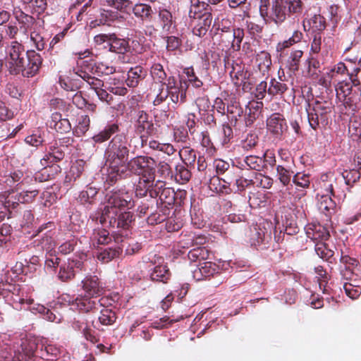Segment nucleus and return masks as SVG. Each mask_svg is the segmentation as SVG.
Wrapping results in <instances>:
<instances>
[{
  "label": "nucleus",
  "instance_id": "f257e3e1",
  "mask_svg": "<svg viewBox=\"0 0 361 361\" xmlns=\"http://www.w3.org/2000/svg\"><path fill=\"white\" fill-rule=\"evenodd\" d=\"M119 131L120 125L117 122L109 123L91 138L94 145L102 144L115 135L104 151L106 163L109 167L105 183L109 185L115 184L119 176L128 173L126 165L128 163L130 145L127 136L124 133H118Z\"/></svg>",
  "mask_w": 361,
  "mask_h": 361
},
{
  "label": "nucleus",
  "instance_id": "f03ea898",
  "mask_svg": "<svg viewBox=\"0 0 361 361\" xmlns=\"http://www.w3.org/2000/svg\"><path fill=\"white\" fill-rule=\"evenodd\" d=\"M7 67L10 74L31 78L38 72L42 63L41 55L34 50L25 51L24 46L13 41L8 47Z\"/></svg>",
  "mask_w": 361,
  "mask_h": 361
},
{
  "label": "nucleus",
  "instance_id": "7ed1b4c3",
  "mask_svg": "<svg viewBox=\"0 0 361 361\" xmlns=\"http://www.w3.org/2000/svg\"><path fill=\"white\" fill-rule=\"evenodd\" d=\"M188 84L186 82H180L178 83L173 76L168 78L167 83L161 86L159 92L153 101V113L157 121L165 122L169 118V110L170 103H167L166 106H162V104L168 99L175 105L179 102L184 103L186 99V90Z\"/></svg>",
  "mask_w": 361,
  "mask_h": 361
},
{
  "label": "nucleus",
  "instance_id": "20e7f679",
  "mask_svg": "<svg viewBox=\"0 0 361 361\" xmlns=\"http://www.w3.org/2000/svg\"><path fill=\"white\" fill-rule=\"evenodd\" d=\"M302 11L301 0H261L259 13L261 16L273 20L276 24L283 23L290 14H299Z\"/></svg>",
  "mask_w": 361,
  "mask_h": 361
},
{
  "label": "nucleus",
  "instance_id": "39448f33",
  "mask_svg": "<svg viewBox=\"0 0 361 361\" xmlns=\"http://www.w3.org/2000/svg\"><path fill=\"white\" fill-rule=\"evenodd\" d=\"M307 89V87H305ZM303 97L306 99L305 109L310 126L314 130L324 126L328 123V116L333 109L331 103L326 100H314L312 89L307 87V95Z\"/></svg>",
  "mask_w": 361,
  "mask_h": 361
},
{
  "label": "nucleus",
  "instance_id": "423d86ee",
  "mask_svg": "<svg viewBox=\"0 0 361 361\" xmlns=\"http://www.w3.org/2000/svg\"><path fill=\"white\" fill-rule=\"evenodd\" d=\"M134 206L131 195L126 191L118 190L112 192L108 196L107 204L102 209L99 222L103 223L105 218H111L118 215V209H130Z\"/></svg>",
  "mask_w": 361,
  "mask_h": 361
},
{
  "label": "nucleus",
  "instance_id": "0eeeda50",
  "mask_svg": "<svg viewBox=\"0 0 361 361\" xmlns=\"http://www.w3.org/2000/svg\"><path fill=\"white\" fill-rule=\"evenodd\" d=\"M155 161L148 156H137L132 158L126 165L128 173L119 176L118 180L130 177L131 173L140 177L152 178L155 177Z\"/></svg>",
  "mask_w": 361,
  "mask_h": 361
},
{
  "label": "nucleus",
  "instance_id": "6e6552de",
  "mask_svg": "<svg viewBox=\"0 0 361 361\" xmlns=\"http://www.w3.org/2000/svg\"><path fill=\"white\" fill-rule=\"evenodd\" d=\"M87 255L82 252L75 253L68 258L67 262L61 264L58 273V278L62 282H68L75 277L77 271L85 270V262Z\"/></svg>",
  "mask_w": 361,
  "mask_h": 361
},
{
  "label": "nucleus",
  "instance_id": "1a4fd4ad",
  "mask_svg": "<svg viewBox=\"0 0 361 361\" xmlns=\"http://www.w3.org/2000/svg\"><path fill=\"white\" fill-rule=\"evenodd\" d=\"M271 226L268 222L257 224L250 228L247 235L251 246L256 248H267L271 239Z\"/></svg>",
  "mask_w": 361,
  "mask_h": 361
},
{
  "label": "nucleus",
  "instance_id": "9d476101",
  "mask_svg": "<svg viewBox=\"0 0 361 361\" xmlns=\"http://www.w3.org/2000/svg\"><path fill=\"white\" fill-rule=\"evenodd\" d=\"M320 188L322 192L329 193L334 197L341 199L345 197L346 185L343 178L336 177L331 173L322 176Z\"/></svg>",
  "mask_w": 361,
  "mask_h": 361
},
{
  "label": "nucleus",
  "instance_id": "9b49d317",
  "mask_svg": "<svg viewBox=\"0 0 361 361\" xmlns=\"http://www.w3.org/2000/svg\"><path fill=\"white\" fill-rule=\"evenodd\" d=\"M111 299L106 297H102L98 300L100 306L103 307L99 312L98 320L95 323L93 322L94 328L99 331H105L106 326H112L117 319L116 312L110 307L112 305Z\"/></svg>",
  "mask_w": 361,
  "mask_h": 361
},
{
  "label": "nucleus",
  "instance_id": "f8f14e48",
  "mask_svg": "<svg viewBox=\"0 0 361 361\" xmlns=\"http://www.w3.org/2000/svg\"><path fill=\"white\" fill-rule=\"evenodd\" d=\"M0 295L8 303L12 304L13 307L16 310H21V305L25 304V299L21 295V288L18 284L1 281Z\"/></svg>",
  "mask_w": 361,
  "mask_h": 361
},
{
  "label": "nucleus",
  "instance_id": "ddd939ff",
  "mask_svg": "<svg viewBox=\"0 0 361 361\" xmlns=\"http://www.w3.org/2000/svg\"><path fill=\"white\" fill-rule=\"evenodd\" d=\"M331 41V38L322 39L321 32L315 33L310 44V54H320L322 63L329 61L332 57V52L329 44Z\"/></svg>",
  "mask_w": 361,
  "mask_h": 361
},
{
  "label": "nucleus",
  "instance_id": "4468645a",
  "mask_svg": "<svg viewBox=\"0 0 361 361\" xmlns=\"http://www.w3.org/2000/svg\"><path fill=\"white\" fill-rule=\"evenodd\" d=\"M65 157V152L61 146H59L56 142L51 143L46 149V154L40 160L42 166L45 167L44 172L48 171V167L51 166L58 171L60 169L59 166L55 165L56 163L61 161Z\"/></svg>",
  "mask_w": 361,
  "mask_h": 361
},
{
  "label": "nucleus",
  "instance_id": "2eb2a0df",
  "mask_svg": "<svg viewBox=\"0 0 361 361\" xmlns=\"http://www.w3.org/2000/svg\"><path fill=\"white\" fill-rule=\"evenodd\" d=\"M161 180L155 181V177L152 178L140 177L135 186V195L137 197H144L149 194L152 199L157 198V192L161 187Z\"/></svg>",
  "mask_w": 361,
  "mask_h": 361
},
{
  "label": "nucleus",
  "instance_id": "dca6fc26",
  "mask_svg": "<svg viewBox=\"0 0 361 361\" xmlns=\"http://www.w3.org/2000/svg\"><path fill=\"white\" fill-rule=\"evenodd\" d=\"M126 17L118 11L102 10L97 19L90 23L92 27L108 25L120 27L125 24Z\"/></svg>",
  "mask_w": 361,
  "mask_h": 361
},
{
  "label": "nucleus",
  "instance_id": "f3484780",
  "mask_svg": "<svg viewBox=\"0 0 361 361\" xmlns=\"http://www.w3.org/2000/svg\"><path fill=\"white\" fill-rule=\"evenodd\" d=\"M352 88L350 82L345 80L339 82L336 86V97L343 103L345 107L355 111L357 98L355 97V91L353 93Z\"/></svg>",
  "mask_w": 361,
  "mask_h": 361
},
{
  "label": "nucleus",
  "instance_id": "a211bd4d",
  "mask_svg": "<svg viewBox=\"0 0 361 361\" xmlns=\"http://www.w3.org/2000/svg\"><path fill=\"white\" fill-rule=\"evenodd\" d=\"M38 194L39 190L35 188L25 190L17 194H14V192L12 190L11 192H9V194L6 199L5 204L6 207H12V208L14 209L19 203L32 202Z\"/></svg>",
  "mask_w": 361,
  "mask_h": 361
},
{
  "label": "nucleus",
  "instance_id": "6ab92c4d",
  "mask_svg": "<svg viewBox=\"0 0 361 361\" xmlns=\"http://www.w3.org/2000/svg\"><path fill=\"white\" fill-rule=\"evenodd\" d=\"M39 345L36 340L23 341L12 359V361H32Z\"/></svg>",
  "mask_w": 361,
  "mask_h": 361
},
{
  "label": "nucleus",
  "instance_id": "aec40b11",
  "mask_svg": "<svg viewBox=\"0 0 361 361\" xmlns=\"http://www.w3.org/2000/svg\"><path fill=\"white\" fill-rule=\"evenodd\" d=\"M268 131L276 138H281L287 130V124L283 115L279 113L272 114L267 120Z\"/></svg>",
  "mask_w": 361,
  "mask_h": 361
},
{
  "label": "nucleus",
  "instance_id": "412c9836",
  "mask_svg": "<svg viewBox=\"0 0 361 361\" xmlns=\"http://www.w3.org/2000/svg\"><path fill=\"white\" fill-rule=\"evenodd\" d=\"M134 128L135 133L138 135L145 133L147 135H151L155 130L152 118L143 110L137 112Z\"/></svg>",
  "mask_w": 361,
  "mask_h": 361
},
{
  "label": "nucleus",
  "instance_id": "4be33fe9",
  "mask_svg": "<svg viewBox=\"0 0 361 361\" xmlns=\"http://www.w3.org/2000/svg\"><path fill=\"white\" fill-rule=\"evenodd\" d=\"M133 214L130 212H118V215H113L111 218H105L103 223L104 226H108L111 228L128 229L133 221Z\"/></svg>",
  "mask_w": 361,
  "mask_h": 361
},
{
  "label": "nucleus",
  "instance_id": "5701e85b",
  "mask_svg": "<svg viewBox=\"0 0 361 361\" xmlns=\"http://www.w3.org/2000/svg\"><path fill=\"white\" fill-rule=\"evenodd\" d=\"M82 290L86 295L97 298L104 291V287L96 275L87 274L81 281Z\"/></svg>",
  "mask_w": 361,
  "mask_h": 361
},
{
  "label": "nucleus",
  "instance_id": "b1692460",
  "mask_svg": "<svg viewBox=\"0 0 361 361\" xmlns=\"http://www.w3.org/2000/svg\"><path fill=\"white\" fill-rule=\"evenodd\" d=\"M219 271V267L215 263L212 262H204L200 263L199 266L192 271V276L196 281H202L218 274Z\"/></svg>",
  "mask_w": 361,
  "mask_h": 361
},
{
  "label": "nucleus",
  "instance_id": "393cba45",
  "mask_svg": "<svg viewBox=\"0 0 361 361\" xmlns=\"http://www.w3.org/2000/svg\"><path fill=\"white\" fill-rule=\"evenodd\" d=\"M161 187L157 192V197L156 202L157 207L161 205H165V207L173 206L176 200V192L172 188L166 187V183L161 180Z\"/></svg>",
  "mask_w": 361,
  "mask_h": 361
},
{
  "label": "nucleus",
  "instance_id": "a878e982",
  "mask_svg": "<svg viewBox=\"0 0 361 361\" xmlns=\"http://www.w3.org/2000/svg\"><path fill=\"white\" fill-rule=\"evenodd\" d=\"M47 126L59 133H66L71 131V124L68 118L62 117L61 114L54 112L51 114Z\"/></svg>",
  "mask_w": 361,
  "mask_h": 361
},
{
  "label": "nucleus",
  "instance_id": "bb28decb",
  "mask_svg": "<svg viewBox=\"0 0 361 361\" xmlns=\"http://www.w3.org/2000/svg\"><path fill=\"white\" fill-rule=\"evenodd\" d=\"M224 99L227 102L226 114H227L231 124L235 126L238 121V118H240L243 114V109L235 97H231L228 99Z\"/></svg>",
  "mask_w": 361,
  "mask_h": 361
},
{
  "label": "nucleus",
  "instance_id": "cd10ccee",
  "mask_svg": "<svg viewBox=\"0 0 361 361\" xmlns=\"http://www.w3.org/2000/svg\"><path fill=\"white\" fill-rule=\"evenodd\" d=\"M13 15L19 24L20 30L25 34L29 30H31L32 26L36 23V20L33 16L25 13L19 6L13 8Z\"/></svg>",
  "mask_w": 361,
  "mask_h": 361
},
{
  "label": "nucleus",
  "instance_id": "c85d7f7f",
  "mask_svg": "<svg viewBox=\"0 0 361 361\" xmlns=\"http://www.w3.org/2000/svg\"><path fill=\"white\" fill-rule=\"evenodd\" d=\"M83 66L92 74H97L99 76L111 75L116 71V68L114 66H109L104 62H95L92 59L84 61Z\"/></svg>",
  "mask_w": 361,
  "mask_h": 361
},
{
  "label": "nucleus",
  "instance_id": "c756f323",
  "mask_svg": "<svg viewBox=\"0 0 361 361\" xmlns=\"http://www.w3.org/2000/svg\"><path fill=\"white\" fill-rule=\"evenodd\" d=\"M96 298L88 295H80L73 301L72 305L80 312H89L97 309Z\"/></svg>",
  "mask_w": 361,
  "mask_h": 361
},
{
  "label": "nucleus",
  "instance_id": "7c9ffc66",
  "mask_svg": "<svg viewBox=\"0 0 361 361\" xmlns=\"http://www.w3.org/2000/svg\"><path fill=\"white\" fill-rule=\"evenodd\" d=\"M255 64L262 76L267 78L272 65L270 54L265 51L258 53L255 56Z\"/></svg>",
  "mask_w": 361,
  "mask_h": 361
},
{
  "label": "nucleus",
  "instance_id": "2f4dec72",
  "mask_svg": "<svg viewBox=\"0 0 361 361\" xmlns=\"http://www.w3.org/2000/svg\"><path fill=\"white\" fill-rule=\"evenodd\" d=\"M263 106L262 102H250L245 107V123L247 127H250L259 116L261 109Z\"/></svg>",
  "mask_w": 361,
  "mask_h": 361
},
{
  "label": "nucleus",
  "instance_id": "473e14b6",
  "mask_svg": "<svg viewBox=\"0 0 361 361\" xmlns=\"http://www.w3.org/2000/svg\"><path fill=\"white\" fill-rule=\"evenodd\" d=\"M306 234L311 240L319 242L326 240L330 236L327 228L319 224H310L306 228Z\"/></svg>",
  "mask_w": 361,
  "mask_h": 361
},
{
  "label": "nucleus",
  "instance_id": "72a5a7b5",
  "mask_svg": "<svg viewBox=\"0 0 361 361\" xmlns=\"http://www.w3.org/2000/svg\"><path fill=\"white\" fill-rule=\"evenodd\" d=\"M133 15L143 23L150 22L153 18V10L149 4L137 3L132 8Z\"/></svg>",
  "mask_w": 361,
  "mask_h": 361
},
{
  "label": "nucleus",
  "instance_id": "f704fd0d",
  "mask_svg": "<svg viewBox=\"0 0 361 361\" xmlns=\"http://www.w3.org/2000/svg\"><path fill=\"white\" fill-rule=\"evenodd\" d=\"M212 8L209 4L200 0H190V7L189 10V17L196 19L202 18L204 15L212 14Z\"/></svg>",
  "mask_w": 361,
  "mask_h": 361
},
{
  "label": "nucleus",
  "instance_id": "c9c22d12",
  "mask_svg": "<svg viewBox=\"0 0 361 361\" xmlns=\"http://www.w3.org/2000/svg\"><path fill=\"white\" fill-rule=\"evenodd\" d=\"M146 76L147 71L143 67L140 66L133 67L128 71V78L126 80V85L130 87H135Z\"/></svg>",
  "mask_w": 361,
  "mask_h": 361
},
{
  "label": "nucleus",
  "instance_id": "e433bc0d",
  "mask_svg": "<svg viewBox=\"0 0 361 361\" xmlns=\"http://www.w3.org/2000/svg\"><path fill=\"white\" fill-rule=\"evenodd\" d=\"M158 17L162 32L171 33L176 27V21L172 13L169 10L162 8L159 11Z\"/></svg>",
  "mask_w": 361,
  "mask_h": 361
},
{
  "label": "nucleus",
  "instance_id": "4c0bfd02",
  "mask_svg": "<svg viewBox=\"0 0 361 361\" xmlns=\"http://www.w3.org/2000/svg\"><path fill=\"white\" fill-rule=\"evenodd\" d=\"M288 89L289 87L285 79L279 75L278 78H273L270 80L268 94L271 97L282 96Z\"/></svg>",
  "mask_w": 361,
  "mask_h": 361
},
{
  "label": "nucleus",
  "instance_id": "58836bf2",
  "mask_svg": "<svg viewBox=\"0 0 361 361\" xmlns=\"http://www.w3.org/2000/svg\"><path fill=\"white\" fill-rule=\"evenodd\" d=\"M329 193L323 192L318 202L319 210L326 216H331L336 212V203Z\"/></svg>",
  "mask_w": 361,
  "mask_h": 361
},
{
  "label": "nucleus",
  "instance_id": "ea45409f",
  "mask_svg": "<svg viewBox=\"0 0 361 361\" xmlns=\"http://www.w3.org/2000/svg\"><path fill=\"white\" fill-rule=\"evenodd\" d=\"M199 20L197 24L192 28V33L200 37H202L206 35L209 28L211 26L212 22V14H206L202 18H198Z\"/></svg>",
  "mask_w": 361,
  "mask_h": 361
},
{
  "label": "nucleus",
  "instance_id": "a19ab883",
  "mask_svg": "<svg viewBox=\"0 0 361 361\" xmlns=\"http://www.w3.org/2000/svg\"><path fill=\"white\" fill-rule=\"evenodd\" d=\"M109 51L116 54H124L130 50L128 41L119 38L115 33H112V38L109 43Z\"/></svg>",
  "mask_w": 361,
  "mask_h": 361
},
{
  "label": "nucleus",
  "instance_id": "79ce46f5",
  "mask_svg": "<svg viewBox=\"0 0 361 361\" xmlns=\"http://www.w3.org/2000/svg\"><path fill=\"white\" fill-rule=\"evenodd\" d=\"M55 229V225L54 223L52 221H49L47 224H44L41 225L37 228V233H42L44 231L47 230V232L45 233V237H43L42 238V247H45L46 249H50L52 247V246L54 245V243L53 241L52 237H51V232L53 230Z\"/></svg>",
  "mask_w": 361,
  "mask_h": 361
},
{
  "label": "nucleus",
  "instance_id": "37998d69",
  "mask_svg": "<svg viewBox=\"0 0 361 361\" xmlns=\"http://www.w3.org/2000/svg\"><path fill=\"white\" fill-rule=\"evenodd\" d=\"M278 179L283 186L288 187V190L293 189V185L290 184L293 176V171L290 169L286 168L282 165H278L276 168Z\"/></svg>",
  "mask_w": 361,
  "mask_h": 361
},
{
  "label": "nucleus",
  "instance_id": "c03bdc74",
  "mask_svg": "<svg viewBox=\"0 0 361 361\" xmlns=\"http://www.w3.org/2000/svg\"><path fill=\"white\" fill-rule=\"evenodd\" d=\"M179 156L183 164L187 167L194 168L196 161V152L189 146H184L179 150Z\"/></svg>",
  "mask_w": 361,
  "mask_h": 361
},
{
  "label": "nucleus",
  "instance_id": "a18cd8bd",
  "mask_svg": "<svg viewBox=\"0 0 361 361\" xmlns=\"http://www.w3.org/2000/svg\"><path fill=\"white\" fill-rule=\"evenodd\" d=\"M98 190L95 187L87 186L80 192L78 201L82 204H93L95 202Z\"/></svg>",
  "mask_w": 361,
  "mask_h": 361
},
{
  "label": "nucleus",
  "instance_id": "49530a36",
  "mask_svg": "<svg viewBox=\"0 0 361 361\" xmlns=\"http://www.w3.org/2000/svg\"><path fill=\"white\" fill-rule=\"evenodd\" d=\"M39 348L37 351H36V354L37 356L41 357L44 360H54V357H56L57 355L59 353V350L57 348L52 345H44L42 343H38Z\"/></svg>",
  "mask_w": 361,
  "mask_h": 361
},
{
  "label": "nucleus",
  "instance_id": "de8ad7c7",
  "mask_svg": "<svg viewBox=\"0 0 361 361\" xmlns=\"http://www.w3.org/2000/svg\"><path fill=\"white\" fill-rule=\"evenodd\" d=\"M171 277V272L166 265H158L154 268L151 273L150 278L152 281H161L167 283Z\"/></svg>",
  "mask_w": 361,
  "mask_h": 361
},
{
  "label": "nucleus",
  "instance_id": "09e8293b",
  "mask_svg": "<svg viewBox=\"0 0 361 361\" xmlns=\"http://www.w3.org/2000/svg\"><path fill=\"white\" fill-rule=\"evenodd\" d=\"M93 245H107L111 241L109 232L104 228L94 229L91 236Z\"/></svg>",
  "mask_w": 361,
  "mask_h": 361
},
{
  "label": "nucleus",
  "instance_id": "8fccbe9b",
  "mask_svg": "<svg viewBox=\"0 0 361 361\" xmlns=\"http://www.w3.org/2000/svg\"><path fill=\"white\" fill-rule=\"evenodd\" d=\"M77 73L95 92L104 87V82L102 80L92 76L86 71L80 70Z\"/></svg>",
  "mask_w": 361,
  "mask_h": 361
},
{
  "label": "nucleus",
  "instance_id": "3c124183",
  "mask_svg": "<svg viewBox=\"0 0 361 361\" xmlns=\"http://www.w3.org/2000/svg\"><path fill=\"white\" fill-rule=\"evenodd\" d=\"M258 142L259 137L257 133L250 131L240 140V146L244 151H250L255 148Z\"/></svg>",
  "mask_w": 361,
  "mask_h": 361
},
{
  "label": "nucleus",
  "instance_id": "603ef678",
  "mask_svg": "<svg viewBox=\"0 0 361 361\" xmlns=\"http://www.w3.org/2000/svg\"><path fill=\"white\" fill-rule=\"evenodd\" d=\"M85 165V163L82 160L77 161L73 164L68 174L66 176L65 183L71 182L72 180L75 181L77 178H80L84 171Z\"/></svg>",
  "mask_w": 361,
  "mask_h": 361
},
{
  "label": "nucleus",
  "instance_id": "864d4df0",
  "mask_svg": "<svg viewBox=\"0 0 361 361\" xmlns=\"http://www.w3.org/2000/svg\"><path fill=\"white\" fill-rule=\"evenodd\" d=\"M209 251L205 247L197 246L190 250L188 254V259L190 262H195L197 261L205 260L208 259Z\"/></svg>",
  "mask_w": 361,
  "mask_h": 361
},
{
  "label": "nucleus",
  "instance_id": "5fc2aeb1",
  "mask_svg": "<svg viewBox=\"0 0 361 361\" xmlns=\"http://www.w3.org/2000/svg\"><path fill=\"white\" fill-rule=\"evenodd\" d=\"M315 252L317 255L324 260L333 263L335 259L333 258L334 251L329 249L326 244L323 242H318L315 245Z\"/></svg>",
  "mask_w": 361,
  "mask_h": 361
},
{
  "label": "nucleus",
  "instance_id": "6e6d98bb",
  "mask_svg": "<svg viewBox=\"0 0 361 361\" xmlns=\"http://www.w3.org/2000/svg\"><path fill=\"white\" fill-rule=\"evenodd\" d=\"M243 162L248 169L252 170L261 171L264 169L263 158L259 156H247L245 157Z\"/></svg>",
  "mask_w": 361,
  "mask_h": 361
},
{
  "label": "nucleus",
  "instance_id": "4d7b16f0",
  "mask_svg": "<svg viewBox=\"0 0 361 361\" xmlns=\"http://www.w3.org/2000/svg\"><path fill=\"white\" fill-rule=\"evenodd\" d=\"M188 168L185 164H178L176 166L175 178L180 184H185L190 180L192 173Z\"/></svg>",
  "mask_w": 361,
  "mask_h": 361
},
{
  "label": "nucleus",
  "instance_id": "13d9d810",
  "mask_svg": "<svg viewBox=\"0 0 361 361\" xmlns=\"http://www.w3.org/2000/svg\"><path fill=\"white\" fill-rule=\"evenodd\" d=\"M302 56L303 51L302 50H292L287 60V66L290 71L295 72L298 71Z\"/></svg>",
  "mask_w": 361,
  "mask_h": 361
},
{
  "label": "nucleus",
  "instance_id": "bf43d9fd",
  "mask_svg": "<svg viewBox=\"0 0 361 361\" xmlns=\"http://www.w3.org/2000/svg\"><path fill=\"white\" fill-rule=\"evenodd\" d=\"M120 250V247H109L104 249L97 254V259L102 263H108L119 256L121 252Z\"/></svg>",
  "mask_w": 361,
  "mask_h": 361
},
{
  "label": "nucleus",
  "instance_id": "052dcab7",
  "mask_svg": "<svg viewBox=\"0 0 361 361\" xmlns=\"http://www.w3.org/2000/svg\"><path fill=\"white\" fill-rule=\"evenodd\" d=\"M90 118L88 116H81L78 118V123L73 129V134L77 137L82 136L89 130Z\"/></svg>",
  "mask_w": 361,
  "mask_h": 361
},
{
  "label": "nucleus",
  "instance_id": "680f3d73",
  "mask_svg": "<svg viewBox=\"0 0 361 361\" xmlns=\"http://www.w3.org/2000/svg\"><path fill=\"white\" fill-rule=\"evenodd\" d=\"M151 74L154 80L161 83V86H164L165 83H167V82H165L166 79L168 80L167 74L161 64L154 63L151 67Z\"/></svg>",
  "mask_w": 361,
  "mask_h": 361
},
{
  "label": "nucleus",
  "instance_id": "e2e57ef3",
  "mask_svg": "<svg viewBox=\"0 0 361 361\" xmlns=\"http://www.w3.org/2000/svg\"><path fill=\"white\" fill-rule=\"evenodd\" d=\"M310 174L298 172L293 175L292 181L296 187L309 188L310 185Z\"/></svg>",
  "mask_w": 361,
  "mask_h": 361
},
{
  "label": "nucleus",
  "instance_id": "0e129e2a",
  "mask_svg": "<svg viewBox=\"0 0 361 361\" xmlns=\"http://www.w3.org/2000/svg\"><path fill=\"white\" fill-rule=\"evenodd\" d=\"M361 174L359 170L352 169L345 170L341 173V178H343V181L347 185H352L360 178Z\"/></svg>",
  "mask_w": 361,
  "mask_h": 361
},
{
  "label": "nucleus",
  "instance_id": "69168bd1",
  "mask_svg": "<svg viewBox=\"0 0 361 361\" xmlns=\"http://www.w3.org/2000/svg\"><path fill=\"white\" fill-rule=\"evenodd\" d=\"M308 24L314 31H318L321 33L326 27V20L321 15H314L308 20Z\"/></svg>",
  "mask_w": 361,
  "mask_h": 361
},
{
  "label": "nucleus",
  "instance_id": "338daca9",
  "mask_svg": "<svg viewBox=\"0 0 361 361\" xmlns=\"http://www.w3.org/2000/svg\"><path fill=\"white\" fill-rule=\"evenodd\" d=\"M254 183H255L252 180H248L236 174L235 181L233 183V188H234L233 192H242L245 190L247 187L254 185Z\"/></svg>",
  "mask_w": 361,
  "mask_h": 361
},
{
  "label": "nucleus",
  "instance_id": "774afa93",
  "mask_svg": "<svg viewBox=\"0 0 361 361\" xmlns=\"http://www.w3.org/2000/svg\"><path fill=\"white\" fill-rule=\"evenodd\" d=\"M105 2L107 6L121 12H125L133 4L130 0H105Z\"/></svg>",
  "mask_w": 361,
  "mask_h": 361
}]
</instances>
